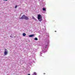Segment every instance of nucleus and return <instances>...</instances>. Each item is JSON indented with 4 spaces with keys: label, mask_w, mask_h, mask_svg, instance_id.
I'll list each match as a JSON object with an SVG mask.
<instances>
[{
    "label": "nucleus",
    "mask_w": 75,
    "mask_h": 75,
    "mask_svg": "<svg viewBox=\"0 0 75 75\" xmlns=\"http://www.w3.org/2000/svg\"><path fill=\"white\" fill-rule=\"evenodd\" d=\"M20 18V19H22V20H28L29 19L28 17L26 16L25 15H23Z\"/></svg>",
    "instance_id": "1"
},
{
    "label": "nucleus",
    "mask_w": 75,
    "mask_h": 75,
    "mask_svg": "<svg viewBox=\"0 0 75 75\" xmlns=\"http://www.w3.org/2000/svg\"><path fill=\"white\" fill-rule=\"evenodd\" d=\"M38 18L40 21H41L42 20V16L40 14H39L38 16Z\"/></svg>",
    "instance_id": "2"
},
{
    "label": "nucleus",
    "mask_w": 75,
    "mask_h": 75,
    "mask_svg": "<svg viewBox=\"0 0 75 75\" xmlns=\"http://www.w3.org/2000/svg\"><path fill=\"white\" fill-rule=\"evenodd\" d=\"M5 51L4 52V54L5 55H6L8 54V52L6 51H7V49H5Z\"/></svg>",
    "instance_id": "3"
},
{
    "label": "nucleus",
    "mask_w": 75,
    "mask_h": 75,
    "mask_svg": "<svg viewBox=\"0 0 75 75\" xmlns=\"http://www.w3.org/2000/svg\"><path fill=\"white\" fill-rule=\"evenodd\" d=\"M34 35H29V37H33V36H34Z\"/></svg>",
    "instance_id": "4"
},
{
    "label": "nucleus",
    "mask_w": 75,
    "mask_h": 75,
    "mask_svg": "<svg viewBox=\"0 0 75 75\" xmlns=\"http://www.w3.org/2000/svg\"><path fill=\"white\" fill-rule=\"evenodd\" d=\"M32 18H33V20H35V21H36V20H37V19H36V18H35V17H34V16H32Z\"/></svg>",
    "instance_id": "5"
},
{
    "label": "nucleus",
    "mask_w": 75,
    "mask_h": 75,
    "mask_svg": "<svg viewBox=\"0 0 75 75\" xmlns=\"http://www.w3.org/2000/svg\"><path fill=\"white\" fill-rule=\"evenodd\" d=\"M23 36L24 37H25V35H26V34H25V33H23Z\"/></svg>",
    "instance_id": "6"
},
{
    "label": "nucleus",
    "mask_w": 75,
    "mask_h": 75,
    "mask_svg": "<svg viewBox=\"0 0 75 75\" xmlns=\"http://www.w3.org/2000/svg\"><path fill=\"white\" fill-rule=\"evenodd\" d=\"M34 40H38V39L37 38H35Z\"/></svg>",
    "instance_id": "7"
},
{
    "label": "nucleus",
    "mask_w": 75,
    "mask_h": 75,
    "mask_svg": "<svg viewBox=\"0 0 75 75\" xmlns=\"http://www.w3.org/2000/svg\"><path fill=\"white\" fill-rule=\"evenodd\" d=\"M43 11H46V9H45V8H43Z\"/></svg>",
    "instance_id": "8"
},
{
    "label": "nucleus",
    "mask_w": 75,
    "mask_h": 75,
    "mask_svg": "<svg viewBox=\"0 0 75 75\" xmlns=\"http://www.w3.org/2000/svg\"><path fill=\"white\" fill-rule=\"evenodd\" d=\"M34 75H37V73L35 72H34L33 73Z\"/></svg>",
    "instance_id": "9"
},
{
    "label": "nucleus",
    "mask_w": 75,
    "mask_h": 75,
    "mask_svg": "<svg viewBox=\"0 0 75 75\" xmlns=\"http://www.w3.org/2000/svg\"><path fill=\"white\" fill-rule=\"evenodd\" d=\"M17 6L16 5V6L15 7V8H17Z\"/></svg>",
    "instance_id": "10"
},
{
    "label": "nucleus",
    "mask_w": 75,
    "mask_h": 75,
    "mask_svg": "<svg viewBox=\"0 0 75 75\" xmlns=\"http://www.w3.org/2000/svg\"><path fill=\"white\" fill-rule=\"evenodd\" d=\"M5 0V1H7V0Z\"/></svg>",
    "instance_id": "11"
},
{
    "label": "nucleus",
    "mask_w": 75,
    "mask_h": 75,
    "mask_svg": "<svg viewBox=\"0 0 75 75\" xmlns=\"http://www.w3.org/2000/svg\"><path fill=\"white\" fill-rule=\"evenodd\" d=\"M55 32H57V31H55Z\"/></svg>",
    "instance_id": "12"
},
{
    "label": "nucleus",
    "mask_w": 75,
    "mask_h": 75,
    "mask_svg": "<svg viewBox=\"0 0 75 75\" xmlns=\"http://www.w3.org/2000/svg\"><path fill=\"white\" fill-rule=\"evenodd\" d=\"M44 74H45V73H44Z\"/></svg>",
    "instance_id": "13"
}]
</instances>
